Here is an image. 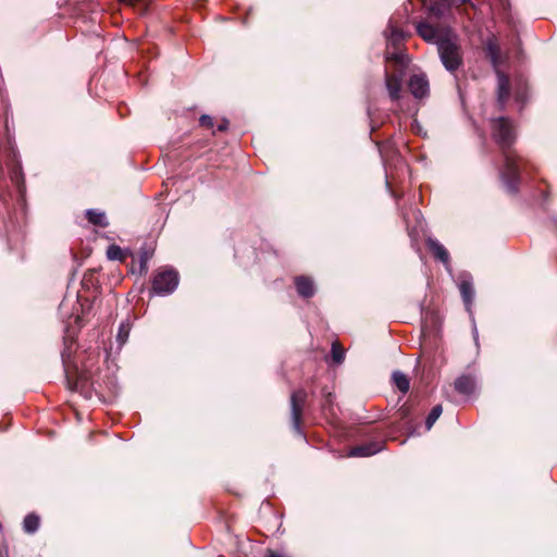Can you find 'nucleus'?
<instances>
[{"label": "nucleus", "instance_id": "26", "mask_svg": "<svg viewBox=\"0 0 557 557\" xmlns=\"http://www.w3.org/2000/svg\"><path fill=\"white\" fill-rule=\"evenodd\" d=\"M431 11H432V12H434V14H436V15H438V14H440V10H438V9H436L435 7H433V8L431 9Z\"/></svg>", "mask_w": 557, "mask_h": 557}, {"label": "nucleus", "instance_id": "28", "mask_svg": "<svg viewBox=\"0 0 557 557\" xmlns=\"http://www.w3.org/2000/svg\"><path fill=\"white\" fill-rule=\"evenodd\" d=\"M329 397H331V393H327L326 401L330 403Z\"/></svg>", "mask_w": 557, "mask_h": 557}, {"label": "nucleus", "instance_id": "14", "mask_svg": "<svg viewBox=\"0 0 557 557\" xmlns=\"http://www.w3.org/2000/svg\"><path fill=\"white\" fill-rule=\"evenodd\" d=\"M460 294L466 304V308L470 311V307L474 297V289L472 283L469 281H462L459 285Z\"/></svg>", "mask_w": 557, "mask_h": 557}, {"label": "nucleus", "instance_id": "24", "mask_svg": "<svg viewBox=\"0 0 557 557\" xmlns=\"http://www.w3.org/2000/svg\"><path fill=\"white\" fill-rule=\"evenodd\" d=\"M227 128V122L224 121L218 126V131H225Z\"/></svg>", "mask_w": 557, "mask_h": 557}, {"label": "nucleus", "instance_id": "7", "mask_svg": "<svg viewBox=\"0 0 557 557\" xmlns=\"http://www.w3.org/2000/svg\"><path fill=\"white\" fill-rule=\"evenodd\" d=\"M417 33L419 36H421L424 40L430 42H436L438 45V41L443 38L441 37V34L438 29H436L434 26L426 22H420L417 25Z\"/></svg>", "mask_w": 557, "mask_h": 557}, {"label": "nucleus", "instance_id": "3", "mask_svg": "<svg viewBox=\"0 0 557 557\" xmlns=\"http://www.w3.org/2000/svg\"><path fill=\"white\" fill-rule=\"evenodd\" d=\"M437 50L445 69L454 73L463 64L461 46L457 38L445 37L438 41Z\"/></svg>", "mask_w": 557, "mask_h": 557}, {"label": "nucleus", "instance_id": "19", "mask_svg": "<svg viewBox=\"0 0 557 557\" xmlns=\"http://www.w3.org/2000/svg\"><path fill=\"white\" fill-rule=\"evenodd\" d=\"M39 527V518L36 515H27L23 522V528L27 533H34Z\"/></svg>", "mask_w": 557, "mask_h": 557}, {"label": "nucleus", "instance_id": "11", "mask_svg": "<svg viewBox=\"0 0 557 557\" xmlns=\"http://www.w3.org/2000/svg\"><path fill=\"white\" fill-rule=\"evenodd\" d=\"M475 387L474 377L471 375H461L455 381V388L463 395H470Z\"/></svg>", "mask_w": 557, "mask_h": 557}, {"label": "nucleus", "instance_id": "18", "mask_svg": "<svg viewBox=\"0 0 557 557\" xmlns=\"http://www.w3.org/2000/svg\"><path fill=\"white\" fill-rule=\"evenodd\" d=\"M393 381H394V384L397 386V388L401 393H407L409 391V387H410L409 380L404 373H401L399 371H395L393 373Z\"/></svg>", "mask_w": 557, "mask_h": 557}, {"label": "nucleus", "instance_id": "23", "mask_svg": "<svg viewBox=\"0 0 557 557\" xmlns=\"http://www.w3.org/2000/svg\"><path fill=\"white\" fill-rule=\"evenodd\" d=\"M200 124L206 127H212L213 126V120L209 115H202L200 117Z\"/></svg>", "mask_w": 557, "mask_h": 557}, {"label": "nucleus", "instance_id": "20", "mask_svg": "<svg viewBox=\"0 0 557 557\" xmlns=\"http://www.w3.org/2000/svg\"><path fill=\"white\" fill-rule=\"evenodd\" d=\"M442 411H443V409H442L441 405H436L432 408L431 412L429 413V416L426 417V420H425L426 430H430L433 426V424L436 422V420L442 414Z\"/></svg>", "mask_w": 557, "mask_h": 557}, {"label": "nucleus", "instance_id": "21", "mask_svg": "<svg viewBox=\"0 0 557 557\" xmlns=\"http://www.w3.org/2000/svg\"><path fill=\"white\" fill-rule=\"evenodd\" d=\"M332 358H333L334 362H336V363H342L344 361L345 350L339 345L338 342H334L332 344Z\"/></svg>", "mask_w": 557, "mask_h": 557}, {"label": "nucleus", "instance_id": "15", "mask_svg": "<svg viewBox=\"0 0 557 557\" xmlns=\"http://www.w3.org/2000/svg\"><path fill=\"white\" fill-rule=\"evenodd\" d=\"M486 50L494 67H497L500 63V49L496 41L490 39L486 44Z\"/></svg>", "mask_w": 557, "mask_h": 557}, {"label": "nucleus", "instance_id": "1", "mask_svg": "<svg viewBox=\"0 0 557 557\" xmlns=\"http://www.w3.org/2000/svg\"><path fill=\"white\" fill-rule=\"evenodd\" d=\"M492 134L496 143L503 150L504 168L500 176L509 191L515 193L518 184V173L520 166V158L510 147L515 141V128L506 117H498L492 122Z\"/></svg>", "mask_w": 557, "mask_h": 557}, {"label": "nucleus", "instance_id": "25", "mask_svg": "<svg viewBox=\"0 0 557 557\" xmlns=\"http://www.w3.org/2000/svg\"><path fill=\"white\" fill-rule=\"evenodd\" d=\"M267 557H283L282 555L280 554H276V553H273V552H270Z\"/></svg>", "mask_w": 557, "mask_h": 557}, {"label": "nucleus", "instance_id": "22", "mask_svg": "<svg viewBox=\"0 0 557 557\" xmlns=\"http://www.w3.org/2000/svg\"><path fill=\"white\" fill-rule=\"evenodd\" d=\"M107 255L110 260H122L123 258L122 249L115 245L108 248Z\"/></svg>", "mask_w": 557, "mask_h": 557}, {"label": "nucleus", "instance_id": "9", "mask_svg": "<svg viewBox=\"0 0 557 557\" xmlns=\"http://www.w3.org/2000/svg\"><path fill=\"white\" fill-rule=\"evenodd\" d=\"M409 89L416 98L426 96L429 91V84L424 76L413 75L409 81Z\"/></svg>", "mask_w": 557, "mask_h": 557}, {"label": "nucleus", "instance_id": "10", "mask_svg": "<svg viewBox=\"0 0 557 557\" xmlns=\"http://www.w3.org/2000/svg\"><path fill=\"white\" fill-rule=\"evenodd\" d=\"M426 246L430 251L434 255L443 263L447 264L449 262V253L446 248L436 239L428 238Z\"/></svg>", "mask_w": 557, "mask_h": 557}, {"label": "nucleus", "instance_id": "30", "mask_svg": "<svg viewBox=\"0 0 557 557\" xmlns=\"http://www.w3.org/2000/svg\"><path fill=\"white\" fill-rule=\"evenodd\" d=\"M0 557H3L2 553L0 552Z\"/></svg>", "mask_w": 557, "mask_h": 557}, {"label": "nucleus", "instance_id": "6", "mask_svg": "<svg viewBox=\"0 0 557 557\" xmlns=\"http://www.w3.org/2000/svg\"><path fill=\"white\" fill-rule=\"evenodd\" d=\"M403 74H385V84L388 90L389 97L393 100H397L400 97Z\"/></svg>", "mask_w": 557, "mask_h": 557}, {"label": "nucleus", "instance_id": "2", "mask_svg": "<svg viewBox=\"0 0 557 557\" xmlns=\"http://www.w3.org/2000/svg\"><path fill=\"white\" fill-rule=\"evenodd\" d=\"M385 36L387 44L385 52L386 61L396 63L400 70L405 69L409 62V59L401 49L405 40L404 32L393 22H389L385 30Z\"/></svg>", "mask_w": 557, "mask_h": 557}, {"label": "nucleus", "instance_id": "8", "mask_svg": "<svg viewBox=\"0 0 557 557\" xmlns=\"http://www.w3.org/2000/svg\"><path fill=\"white\" fill-rule=\"evenodd\" d=\"M382 448H383V443L371 442L368 444H363V445L354 447L350 450L349 456H351V457H369V456H372V455L379 453L380 450H382Z\"/></svg>", "mask_w": 557, "mask_h": 557}, {"label": "nucleus", "instance_id": "17", "mask_svg": "<svg viewBox=\"0 0 557 557\" xmlns=\"http://www.w3.org/2000/svg\"><path fill=\"white\" fill-rule=\"evenodd\" d=\"M131 329H132V325L128 320H125L120 324V327H119V331L116 334V341H117L120 347L123 346L127 342Z\"/></svg>", "mask_w": 557, "mask_h": 557}, {"label": "nucleus", "instance_id": "12", "mask_svg": "<svg viewBox=\"0 0 557 557\" xmlns=\"http://www.w3.org/2000/svg\"><path fill=\"white\" fill-rule=\"evenodd\" d=\"M297 292L302 297H311L314 294L313 282L309 277L298 276L295 280Z\"/></svg>", "mask_w": 557, "mask_h": 557}, {"label": "nucleus", "instance_id": "29", "mask_svg": "<svg viewBox=\"0 0 557 557\" xmlns=\"http://www.w3.org/2000/svg\"><path fill=\"white\" fill-rule=\"evenodd\" d=\"M468 1H469V0H461V2H462V3H466V2H468Z\"/></svg>", "mask_w": 557, "mask_h": 557}, {"label": "nucleus", "instance_id": "16", "mask_svg": "<svg viewBox=\"0 0 557 557\" xmlns=\"http://www.w3.org/2000/svg\"><path fill=\"white\" fill-rule=\"evenodd\" d=\"M86 216H87L88 221L94 225H98V226H107L108 225L106 214L102 211L90 209V210H87Z\"/></svg>", "mask_w": 557, "mask_h": 557}, {"label": "nucleus", "instance_id": "5", "mask_svg": "<svg viewBox=\"0 0 557 557\" xmlns=\"http://www.w3.org/2000/svg\"><path fill=\"white\" fill-rule=\"evenodd\" d=\"M306 398L307 393L304 389L294 392L290 397L293 422L297 431H299L300 418Z\"/></svg>", "mask_w": 557, "mask_h": 557}, {"label": "nucleus", "instance_id": "13", "mask_svg": "<svg viewBox=\"0 0 557 557\" xmlns=\"http://www.w3.org/2000/svg\"><path fill=\"white\" fill-rule=\"evenodd\" d=\"M498 78V101L504 104L509 97V78L500 71H496Z\"/></svg>", "mask_w": 557, "mask_h": 557}, {"label": "nucleus", "instance_id": "27", "mask_svg": "<svg viewBox=\"0 0 557 557\" xmlns=\"http://www.w3.org/2000/svg\"><path fill=\"white\" fill-rule=\"evenodd\" d=\"M62 358H63V362L66 363V359L69 358V356L65 355V352L62 355Z\"/></svg>", "mask_w": 557, "mask_h": 557}, {"label": "nucleus", "instance_id": "4", "mask_svg": "<svg viewBox=\"0 0 557 557\" xmlns=\"http://www.w3.org/2000/svg\"><path fill=\"white\" fill-rule=\"evenodd\" d=\"M178 284V273L174 270H159L152 280V290L158 295H169Z\"/></svg>", "mask_w": 557, "mask_h": 557}]
</instances>
